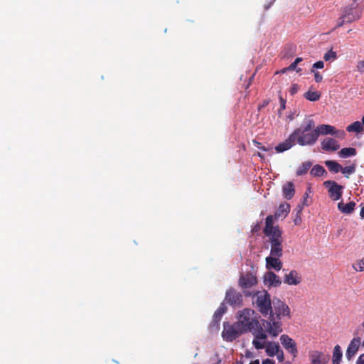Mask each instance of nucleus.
<instances>
[{
	"mask_svg": "<svg viewBox=\"0 0 364 364\" xmlns=\"http://www.w3.org/2000/svg\"><path fill=\"white\" fill-rule=\"evenodd\" d=\"M272 309L275 321H280L282 316L290 318L291 311L289 307L279 299L272 300Z\"/></svg>",
	"mask_w": 364,
	"mask_h": 364,
	"instance_id": "5",
	"label": "nucleus"
},
{
	"mask_svg": "<svg viewBox=\"0 0 364 364\" xmlns=\"http://www.w3.org/2000/svg\"><path fill=\"white\" fill-rule=\"evenodd\" d=\"M301 282V277L299 276V273L296 270H291L289 273L286 274L284 278V282L289 285H297Z\"/></svg>",
	"mask_w": 364,
	"mask_h": 364,
	"instance_id": "15",
	"label": "nucleus"
},
{
	"mask_svg": "<svg viewBox=\"0 0 364 364\" xmlns=\"http://www.w3.org/2000/svg\"><path fill=\"white\" fill-rule=\"evenodd\" d=\"M250 364H259V360L257 359V360H255L250 362Z\"/></svg>",
	"mask_w": 364,
	"mask_h": 364,
	"instance_id": "55",
	"label": "nucleus"
},
{
	"mask_svg": "<svg viewBox=\"0 0 364 364\" xmlns=\"http://www.w3.org/2000/svg\"><path fill=\"white\" fill-rule=\"evenodd\" d=\"M343 18L347 23H350L360 18L361 14L356 11V6L352 4L343 8L342 11Z\"/></svg>",
	"mask_w": 364,
	"mask_h": 364,
	"instance_id": "8",
	"label": "nucleus"
},
{
	"mask_svg": "<svg viewBox=\"0 0 364 364\" xmlns=\"http://www.w3.org/2000/svg\"><path fill=\"white\" fill-rule=\"evenodd\" d=\"M311 72L314 73V78H315V81L316 82H320L322 81L323 80V77L322 75L319 73V72L318 71H315L314 70H311Z\"/></svg>",
	"mask_w": 364,
	"mask_h": 364,
	"instance_id": "40",
	"label": "nucleus"
},
{
	"mask_svg": "<svg viewBox=\"0 0 364 364\" xmlns=\"http://www.w3.org/2000/svg\"><path fill=\"white\" fill-rule=\"evenodd\" d=\"M265 339L266 338H257L256 337H255L252 341V345L257 350L263 349L265 346V342H261L260 340Z\"/></svg>",
	"mask_w": 364,
	"mask_h": 364,
	"instance_id": "36",
	"label": "nucleus"
},
{
	"mask_svg": "<svg viewBox=\"0 0 364 364\" xmlns=\"http://www.w3.org/2000/svg\"><path fill=\"white\" fill-rule=\"evenodd\" d=\"M235 364H243L242 360H237Z\"/></svg>",
	"mask_w": 364,
	"mask_h": 364,
	"instance_id": "57",
	"label": "nucleus"
},
{
	"mask_svg": "<svg viewBox=\"0 0 364 364\" xmlns=\"http://www.w3.org/2000/svg\"><path fill=\"white\" fill-rule=\"evenodd\" d=\"M356 364H364V353L358 357Z\"/></svg>",
	"mask_w": 364,
	"mask_h": 364,
	"instance_id": "48",
	"label": "nucleus"
},
{
	"mask_svg": "<svg viewBox=\"0 0 364 364\" xmlns=\"http://www.w3.org/2000/svg\"><path fill=\"white\" fill-rule=\"evenodd\" d=\"M295 144L296 141L294 140V136L291 134L284 141L279 143L277 146H276L274 147V150L277 153H282L289 150Z\"/></svg>",
	"mask_w": 364,
	"mask_h": 364,
	"instance_id": "12",
	"label": "nucleus"
},
{
	"mask_svg": "<svg viewBox=\"0 0 364 364\" xmlns=\"http://www.w3.org/2000/svg\"><path fill=\"white\" fill-rule=\"evenodd\" d=\"M354 2H355L357 0H353Z\"/></svg>",
	"mask_w": 364,
	"mask_h": 364,
	"instance_id": "62",
	"label": "nucleus"
},
{
	"mask_svg": "<svg viewBox=\"0 0 364 364\" xmlns=\"http://www.w3.org/2000/svg\"><path fill=\"white\" fill-rule=\"evenodd\" d=\"M311 166V163L308 161V162H304L296 170V175L297 176H302V175H304L307 173V171H309V169L310 168Z\"/></svg>",
	"mask_w": 364,
	"mask_h": 364,
	"instance_id": "32",
	"label": "nucleus"
},
{
	"mask_svg": "<svg viewBox=\"0 0 364 364\" xmlns=\"http://www.w3.org/2000/svg\"><path fill=\"white\" fill-rule=\"evenodd\" d=\"M257 156L262 159L264 158V156H262L259 152L258 153Z\"/></svg>",
	"mask_w": 364,
	"mask_h": 364,
	"instance_id": "58",
	"label": "nucleus"
},
{
	"mask_svg": "<svg viewBox=\"0 0 364 364\" xmlns=\"http://www.w3.org/2000/svg\"><path fill=\"white\" fill-rule=\"evenodd\" d=\"M299 221H301V218H299V219H298V218H296V219L294 220V223H295L296 225H297V224L299 223Z\"/></svg>",
	"mask_w": 364,
	"mask_h": 364,
	"instance_id": "56",
	"label": "nucleus"
},
{
	"mask_svg": "<svg viewBox=\"0 0 364 364\" xmlns=\"http://www.w3.org/2000/svg\"><path fill=\"white\" fill-rule=\"evenodd\" d=\"M255 311L251 309L245 308L237 314V323L245 331L251 332L257 338H267L266 330H264L262 323L255 316Z\"/></svg>",
	"mask_w": 364,
	"mask_h": 364,
	"instance_id": "2",
	"label": "nucleus"
},
{
	"mask_svg": "<svg viewBox=\"0 0 364 364\" xmlns=\"http://www.w3.org/2000/svg\"><path fill=\"white\" fill-rule=\"evenodd\" d=\"M341 171L346 178H348L350 174H353L355 171V164H353L344 168L341 166Z\"/></svg>",
	"mask_w": 364,
	"mask_h": 364,
	"instance_id": "34",
	"label": "nucleus"
},
{
	"mask_svg": "<svg viewBox=\"0 0 364 364\" xmlns=\"http://www.w3.org/2000/svg\"><path fill=\"white\" fill-rule=\"evenodd\" d=\"M360 216L362 218H364V206L361 208V210L360 212Z\"/></svg>",
	"mask_w": 364,
	"mask_h": 364,
	"instance_id": "52",
	"label": "nucleus"
},
{
	"mask_svg": "<svg viewBox=\"0 0 364 364\" xmlns=\"http://www.w3.org/2000/svg\"><path fill=\"white\" fill-rule=\"evenodd\" d=\"M323 185L328 188V195L333 200H338L341 198L343 189L341 185L334 181H326Z\"/></svg>",
	"mask_w": 364,
	"mask_h": 364,
	"instance_id": "7",
	"label": "nucleus"
},
{
	"mask_svg": "<svg viewBox=\"0 0 364 364\" xmlns=\"http://www.w3.org/2000/svg\"><path fill=\"white\" fill-rule=\"evenodd\" d=\"M280 257L268 256L266 257V267L268 269L279 271L282 268V262Z\"/></svg>",
	"mask_w": 364,
	"mask_h": 364,
	"instance_id": "14",
	"label": "nucleus"
},
{
	"mask_svg": "<svg viewBox=\"0 0 364 364\" xmlns=\"http://www.w3.org/2000/svg\"><path fill=\"white\" fill-rule=\"evenodd\" d=\"M289 211H290L289 204H288L287 203H283L280 204V205L279 206L278 209L277 210V211L274 213V217L275 218V219H279V218L284 219L287 216Z\"/></svg>",
	"mask_w": 364,
	"mask_h": 364,
	"instance_id": "19",
	"label": "nucleus"
},
{
	"mask_svg": "<svg viewBox=\"0 0 364 364\" xmlns=\"http://www.w3.org/2000/svg\"><path fill=\"white\" fill-rule=\"evenodd\" d=\"M252 305L263 316L269 315L268 319L262 320V326L269 336L277 337L282 331V322L275 321L270 294L266 290L255 291Z\"/></svg>",
	"mask_w": 364,
	"mask_h": 364,
	"instance_id": "1",
	"label": "nucleus"
},
{
	"mask_svg": "<svg viewBox=\"0 0 364 364\" xmlns=\"http://www.w3.org/2000/svg\"><path fill=\"white\" fill-rule=\"evenodd\" d=\"M362 326H363V327H364V321L363 322Z\"/></svg>",
	"mask_w": 364,
	"mask_h": 364,
	"instance_id": "60",
	"label": "nucleus"
},
{
	"mask_svg": "<svg viewBox=\"0 0 364 364\" xmlns=\"http://www.w3.org/2000/svg\"><path fill=\"white\" fill-rule=\"evenodd\" d=\"M311 174L314 176H321L324 173H327L326 170L322 166L315 165L311 170Z\"/></svg>",
	"mask_w": 364,
	"mask_h": 364,
	"instance_id": "31",
	"label": "nucleus"
},
{
	"mask_svg": "<svg viewBox=\"0 0 364 364\" xmlns=\"http://www.w3.org/2000/svg\"><path fill=\"white\" fill-rule=\"evenodd\" d=\"M323 67H324L323 62L321 61V60H319V61H317L316 63H315L313 65V69L312 70H314V69H322V68H323Z\"/></svg>",
	"mask_w": 364,
	"mask_h": 364,
	"instance_id": "44",
	"label": "nucleus"
},
{
	"mask_svg": "<svg viewBox=\"0 0 364 364\" xmlns=\"http://www.w3.org/2000/svg\"><path fill=\"white\" fill-rule=\"evenodd\" d=\"M363 129V124L359 121H356L346 127L348 132L359 133Z\"/></svg>",
	"mask_w": 364,
	"mask_h": 364,
	"instance_id": "30",
	"label": "nucleus"
},
{
	"mask_svg": "<svg viewBox=\"0 0 364 364\" xmlns=\"http://www.w3.org/2000/svg\"><path fill=\"white\" fill-rule=\"evenodd\" d=\"M259 228V225L257 223L254 228L252 229V231H257V230Z\"/></svg>",
	"mask_w": 364,
	"mask_h": 364,
	"instance_id": "54",
	"label": "nucleus"
},
{
	"mask_svg": "<svg viewBox=\"0 0 364 364\" xmlns=\"http://www.w3.org/2000/svg\"><path fill=\"white\" fill-rule=\"evenodd\" d=\"M279 102H280V110H284L286 108V100L282 97L281 95L279 96Z\"/></svg>",
	"mask_w": 364,
	"mask_h": 364,
	"instance_id": "45",
	"label": "nucleus"
},
{
	"mask_svg": "<svg viewBox=\"0 0 364 364\" xmlns=\"http://www.w3.org/2000/svg\"><path fill=\"white\" fill-rule=\"evenodd\" d=\"M255 292L252 293L250 291H245L244 294H245V296H251L252 298V294H254Z\"/></svg>",
	"mask_w": 364,
	"mask_h": 364,
	"instance_id": "50",
	"label": "nucleus"
},
{
	"mask_svg": "<svg viewBox=\"0 0 364 364\" xmlns=\"http://www.w3.org/2000/svg\"><path fill=\"white\" fill-rule=\"evenodd\" d=\"M304 97L311 102H316L320 99L321 93L318 91L309 90L304 93Z\"/></svg>",
	"mask_w": 364,
	"mask_h": 364,
	"instance_id": "28",
	"label": "nucleus"
},
{
	"mask_svg": "<svg viewBox=\"0 0 364 364\" xmlns=\"http://www.w3.org/2000/svg\"><path fill=\"white\" fill-rule=\"evenodd\" d=\"M243 333H245V331L237 322L232 324L229 322L223 323V330L221 336L225 341L232 342Z\"/></svg>",
	"mask_w": 364,
	"mask_h": 364,
	"instance_id": "4",
	"label": "nucleus"
},
{
	"mask_svg": "<svg viewBox=\"0 0 364 364\" xmlns=\"http://www.w3.org/2000/svg\"><path fill=\"white\" fill-rule=\"evenodd\" d=\"M283 255L282 242L271 244L269 256L281 257Z\"/></svg>",
	"mask_w": 364,
	"mask_h": 364,
	"instance_id": "24",
	"label": "nucleus"
},
{
	"mask_svg": "<svg viewBox=\"0 0 364 364\" xmlns=\"http://www.w3.org/2000/svg\"><path fill=\"white\" fill-rule=\"evenodd\" d=\"M227 311V307L224 305V304H221L220 307L216 310L214 313L213 320L215 323H218L221 320L222 316Z\"/></svg>",
	"mask_w": 364,
	"mask_h": 364,
	"instance_id": "27",
	"label": "nucleus"
},
{
	"mask_svg": "<svg viewBox=\"0 0 364 364\" xmlns=\"http://www.w3.org/2000/svg\"><path fill=\"white\" fill-rule=\"evenodd\" d=\"M275 218L272 215H268L265 219V227L263 230L264 235H269L271 231L276 230V226H274V220Z\"/></svg>",
	"mask_w": 364,
	"mask_h": 364,
	"instance_id": "23",
	"label": "nucleus"
},
{
	"mask_svg": "<svg viewBox=\"0 0 364 364\" xmlns=\"http://www.w3.org/2000/svg\"><path fill=\"white\" fill-rule=\"evenodd\" d=\"M269 100H264V102H262V105L260 106V107H264L265 106H267L269 104Z\"/></svg>",
	"mask_w": 364,
	"mask_h": 364,
	"instance_id": "51",
	"label": "nucleus"
},
{
	"mask_svg": "<svg viewBox=\"0 0 364 364\" xmlns=\"http://www.w3.org/2000/svg\"><path fill=\"white\" fill-rule=\"evenodd\" d=\"M296 65L297 64H296L295 62L294 61L292 63H291V65L289 67L282 69L280 72L284 73L287 70H293L296 68Z\"/></svg>",
	"mask_w": 364,
	"mask_h": 364,
	"instance_id": "43",
	"label": "nucleus"
},
{
	"mask_svg": "<svg viewBox=\"0 0 364 364\" xmlns=\"http://www.w3.org/2000/svg\"><path fill=\"white\" fill-rule=\"evenodd\" d=\"M279 345L278 343L268 342L265 346V351L267 355L270 357L274 356L279 353Z\"/></svg>",
	"mask_w": 364,
	"mask_h": 364,
	"instance_id": "21",
	"label": "nucleus"
},
{
	"mask_svg": "<svg viewBox=\"0 0 364 364\" xmlns=\"http://www.w3.org/2000/svg\"><path fill=\"white\" fill-rule=\"evenodd\" d=\"M322 353L315 351L311 355V363L310 364H325V362L321 361Z\"/></svg>",
	"mask_w": 364,
	"mask_h": 364,
	"instance_id": "33",
	"label": "nucleus"
},
{
	"mask_svg": "<svg viewBox=\"0 0 364 364\" xmlns=\"http://www.w3.org/2000/svg\"><path fill=\"white\" fill-rule=\"evenodd\" d=\"M316 132L318 134V136L320 134H335V127L331 125L328 124H321L315 128Z\"/></svg>",
	"mask_w": 364,
	"mask_h": 364,
	"instance_id": "22",
	"label": "nucleus"
},
{
	"mask_svg": "<svg viewBox=\"0 0 364 364\" xmlns=\"http://www.w3.org/2000/svg\"><path fill=\"white\" fill-rule=\"evenodd\" d=\"M252 143L253 144V145L258 148L259 149H261V150H263V151H271V152H273L272 151V148L271 149H267L266 148L265 146H262L261 143L257 141L256 140H252Z\"/></svg>",
	"mask_w": 364,
	"mask_h": 364,
	"instance_id": "39",
	"label": "nucleus"
},
{
	"mask_svg": "<svg viewBox=\"0 0 364 364\" xmlns=\"http://www.w3.org/2000/svg\"><path fill=\"white\" fill-rule=\"evenodd\" d=\"M353 268L356 271L362 272L364 270V259H362L358 261L355 264H353Z\"/></svg>",
	"mask_w": 364,
	"mask_h": 364,
	"instance_id": "38",
	"label": "nucleus"
},
{
	"mask_svg": "<svg viewBox=\"0 0 364 364\" xmlns=\"http://www.w3.org/2000/svg\"><path fill=\"white\" fill-rule=\"evenodd\" d=\"M340 148L338 142L332 138H326L321 142V149L325 151L332 152Z\"/></svg>",
	"mask_w": 364,
	"mask_h": 364,
	"instance_id": "13",
	"label": "nucleus"
},
{
	"mask_svg": "<svg viewBox=\"0 0 364 364\" xmlns=\"http://www.w3.org/2000/svg\"><path fill=\"white\" fill-rule=\"evenodd\" d=\"M224 301L233 308H239L243 305L242 294L234 288H229L226 291Z\"/></svg>",
	"mask_w": 364,
	"mask_h": 364,
	"instance_id": "6",
	"label": "nucleus"
},
{
	"mask_svg": "<svg viewBox=\"0 0 364 364\" xmlns=\"http://www.w3.org/2000/svg\"><path fill=\"white\" fill-rule=\"evenodd\" d=\"M363 125H364V116L362 117V123Z\"/></svg>",
	"mask_w": 364,
	"mask_h": 364,
	"instance_id": "59",
	"label": "nucleus"
},
{
	"mask_svg": "<svg viewBox=\"0 0 364 364\" xmlns=\"http://www.w3.org/2000/svg\"><path fill=\"white\" fill-rule=\"evenodd\" d=\"M308 199H309V193L307 192H306L304 194L300 203L297 205L296 208L298 209V213L301 212V210H303L304 206L309 205Z\"/></svg>",
	"mask_w": 364,
	"mask_h": 364,
	"instance_id": "35",
	"label": "nucleus"
},
{
	"mask_svg": "<svg viewBox=\"0 0 364 364\" xmlns=\"http://www.w3.org/2000/svg\"><path fill=\"white\" fill-rule=\"evenodd\" d=\"M362 345H363V346L364 347V340H363V342Z\"/></svg>",
	"mask_w": 364,
	"mask_h": 364,
	"instance_id": "61",
	"label": "nucleus"
},
{
	"mask_svg": "<svg viewBox=\"0 0 364 364\" xmlns=\"http://www.w3.org/2000/svg\"><path fill=\"white\" fill-rule=\"evenodd\" d=\"M356 69L358 72L364 73V60L358 61L356 65Z\"/></svg>",
	"mask_w": 364,
	"mask_h": 364,
	"instance_id": "41",
	"label": "nucleus"
},
{
	"mask_svg": "<svg viewBox=\"0 0 364 364\" xmlns=\"http://www.w3.org/2000/svg\"><path fill=\"white\" fill-rule=\"evenodd\" d=\"M360 345V338H353L346 350V355L348 360H350L358 352Z\"/></svg>",
	"mask_w": 364,
	"mask_h": 364,
	"instance_id": "11",
	"label": "nucleus"
},
{
	"mask_svg": "<svg viewBox=\"0 0 364 364\" xmlns=\"http://www.w3.org/2000/svg\"><path fill=\"white\" fill-rule=\"evenodd\" d=\"M345 23H346V21H345V19L343 18V16L341 15V17L337 21L336 27H341Z\"/></svg>",
	"mask_w": 364,
	"mask_h": 364,
	"instance_id": "46",
	"label": "nucleus"
},
{
	"mask_svg": "<svg viewBox=\"0 0 364 364\" xmlns=\"http://www.w3.org/2000/svg\"><path fill=\"white\" fill-rule=\"evenodd\" d=\"M262 364H275V362L271 359H265L262 361Z\"/></svg>",
	"mask_w": 364,
	"mask_h": 364,
	"instance_id": "49",
	"label": "nucleus"
},
{
	"mask_svg": "<svg viewBox=\"0 0 364 364\" xmlns=\"http://www.w3.org/2000/svg\"><path fill=\"white\" fill-rule=\"evenodd\" d=\"M280 341L283 347L289 353H290L294 356V358L296 357L298 353L296 345L291 338H290L288 335L284 334L281 336Z\"/></svg>",
	"mask_w": 364,
	"mask_h": 364,
	"instance_id": "10",
	"label": "nucleus"
},
{
	"mask_svg": "<svg viewBox=\"0 0 364 364\" xmlns=\"http://www.w3.org/2000/svg\"><path fill=\"white\" fill-rule=\"evenodd\" d=\"M276 355H277V359L279 362H282L284 360V353L282 350L279 349V353H277Z\"/></svg>",
	"mask_w": 364,
	"mask_h": 364,
	"instance_id": "47",
	"label": "nucleus"
},
{
	"mask_svg": "<svg viewBox=\"0 0 364 364\" xmlns=\"http://www.w3.org/2000/svg\"><path fill=\"white\" fill-rule=\"evenodd\" d=\"M299 89V86L297 84H293L289 90V92L291 95H294L297 93Z\"/></svg>",
	"mask_w": 364,
	"mask_h": 364,
	"instance_id": "42",
	"label": "nucleus"
},
{
	"mask_svg": "<svg viewBox=\"0 0 364 364\" xmlns=\"http://www.w3.org/2000/svg\"><path fill=\"white\" fill-rule=\"evenodd\" d=\"M264 282L272 287H279L282 282L279 277L273 272H267L264 277Z\"/></svg>",
	"mask_w": 364,
	"mask_h": 364,
	"instance_id": "17",
	"label": "nucleus"
},
{
	"mask_svg": "<svg viewBox=\"0 0 364 364\" xmlns=\"http://www.w3.org/2000/svg\"><path fill=\"white\" fill-rule=\"evenodd\" d=\"M326 165L328 170L333 173H338L341 170V165L334 161H326Z\"/></svg>",
	"mask_w": 364,
	"mask_h": 364,
	"instance_id": "29",
	"label": "nucleus"
},
{
	"mask_svg": "<svg viewBox=\"0 0 364 364\" xmlns=\"http://www.w3.org/2000/svg\"><path fill=\"white\" fill-rule=\"evenodd\" d=\"M355 207V203L353 201H350L348 203H344L343 202H340L338 203V210L346 214H350L353 212Z\"/></svg>",
	"mask_w": 364,
	"mask_h": 364,
	"instance_id": "20",
	"label": "nucleus"
},
{
	"mask_svg": "<svg viewBox=\"0 0 364 364\" xmlns=\"http://www.w3.org/2000/svg\"><path fill=\"white\" fill-rule=\"evenodd\" d=\"M282 193L284 198L287 200L291 199L295 193V188L294 185L292 182L289 181L287 182L283 186H282Z\"/></svg>",
	"mask_w": 364,
	"mask_h": 364,
	"instance_id": "18",
	"label": "nucleus"
},
{
	"mask_svg": "<svg viewBox=\"0 0 364 364\" xmlns=\"http://www.w3.org/2000/svg\"><path fill=\"white\" fill-rule=\"evenodd\" d=\"M356 153H357V151L355 148H353V147L343 148L338 152V156L341 158H347V157L354 156L356 154Z\"/></svg>",
	"mask_w": 364,
	"mask_h": 364,
	"instance_id": "26",
	"label": "nucleus"
},
{
	"mask_svg": "<svg viewBox=\"0 0 364 364\" xmlns=\"http://www.w3.org/2000/svg\"><path fill=\"white\" fill-rule=\"evenodd\" d=\"M257 284V277L251 273L242 274L238 280V286L244 289H250Z\"/></svg>",
	"mask_w": 364,
	"mask_h": 364,
	"instance_id": "9",
	"label": "nucleus"
},
{
	"mask_svg": "<svg viewBox=\"0 0 364 364\" xmlns=\"http://www.w3.org/2000/svg\"><path fill=\"white\" fill-rule=\"evenodd\" d=\"M343 353L339 345H336L333 348V364H340L342 359Z\"/></svg>",
	"mask_w": 364,
	"mask_h": 364,
	"instance_id": "25",
	"label": "nucleus"
},
{
	"mask_svg": "<svg viewBox=\"0 0 364 364\" xmlns=\"http://www.w3.org/2000/svg\"><path fill=\"white\" fill-rule=\"evenodd\" d=\"M291 134L294 136L296 143L301 146L313 145L318 139L315 122L312 119H305L301 127L296 129Z\"/></svg>",
	"mask_w": 364,
	"mask_h": 364,
	"instance_id": "3",
	"label": "nucleus"
},
{
	"mask_svg": "<svg viewBox=\"0 0 364 364\" xmlns=\"http://www.w3.org/2000/svg\"><path fill=\"white\" fill-rule=\"evenodd\" d=\"M337 58V54L336 52L333 51V50H328L327 53L324 54L323 59L326 61L328 60H334Z\"/></svg>",
	"mask_w": 364,
	"mask_h": 364,
	"instance_id": "37",
	"label": "nucleus"
},
{
	"mask_svg": "<svg viewBox=\"0 0 364 364\" xmlns=\"http://www.w3.org/2000/svg\"><path fill=\"white\" fill-rule=\"evenodd\" d=\"M282 231L280 230L278 225H276V230L271 231L269 235H265L268 237V242L271 244L277 242H283Z\"/></svg>",
	"mask_w": 364,
	"mask_h": 364,
	"instance_id": "16",
	"label": "nucleus"
},
{
	"mask_svg": "<svg viewBox=\"0 0 364 364\" xmlns=\"http://www.w3.org/2000/svg\"><path fill=\"white\" fill-rule=\"evenodd\" d=\"M302 60V58H296L294 60L295 63L296 64H298L299 63H300L301 61Z\"/></svg>",
	"mask_w": 364,
	"mask_h": 364,
	"instance_id": "53",
	"label": "nucleus"
}]
</instances>
